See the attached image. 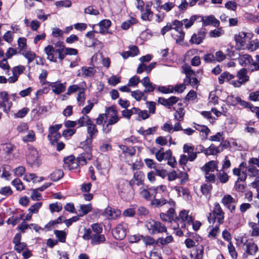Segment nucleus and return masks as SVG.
<instances>
[{"mask_svg":"<svg viewBox=\"0 0 259 259\" xmlns=\"http://www.w3.org/2000/svg\"><path fill=\"white\" fill-rule=\"evenodd\" d=\"M134 184V181L133 180L129 182L128 184H127V181L122 180L119 183L117 188L118 192L120 197L124 198L126 201H129L132 199L134 196V190L133 188Z\"/></svg>","mask_w":259,"mask_h":259,"instance_id":"f257e3e1","label":"nucleus"},{"mask_svg":"<svg viewBox=\"0 0 259 259\" xmlns=\"http://www.w3.org/2000/svg\"><path fill=\"white\" fill-rule=\"evenodd\" d=\"M65 49H54V47L51 45H48L45 47L44 51L47 55V59L53 62H57V58L54 57V53L58 55V58L61 62L65 58Z\"/></svg>","mask_w":259,"mask_h":259,"instance_id":"f03ea898","label":"nucleus"},{"mask_svg":"<svg viewBox=\"0 0 259 259\" xmlns=\"http://www.w3.org/2000/svg\"><path fill=\"white\" fill-rule=\"evenodd\" d=\"M146 227L151 234L162 232H166L168 234L166 227L159 222L151 220L146 222Z\"/></svg>","mask_w":259,"mask_h":259,"instance_id":"7ed1b4c3","label":"nucleus"},{"mask_svg":"<svg viewBox=\"0 0 259 259\" xmlns=\"http://www.w3.org/2000/svg\"><path fill=\"white\" fill-rule=\"evenodd\" d=\"M127 224L124 223L117 225L112 231V235L116 240H123L126 236Z\"/></svg>","mask_w":259,"mask_h":259,"instance_id":"20e7f679","label":"nucleus"},{"mask_svg":"<svg viewBox=\"0 0 259 259\" xmlns=\"http://www.w3.org/2000/svg\"><path fill=\"white\" fill-rule=\"evenodd\" d=\"M110 112H113V114H111V117L108 120L109 124H114L117 123L119 118L117 116V111H116L115 106H112L106 109V112L107 113V115L110 114Z\"/></svg>","mask_w":259,"mask_h":259,"instance_id":"39448f33","label":"nucleus"},{"mask_svg":"<svg viewBox=\"0 0 259 259\" xmlns=\"http://www.w3.org/2000/svg\"><path fill=\"white\" fill-rule=\"evenodd\" d=\"M49 85L52 88L53 92L57 95L64 92L66 89L65 83L49 82Z\"/></svg>","mask_w":259,"mask_h":259,"instance_id":"423d86ee","label":"nucleus"},{"mask_svg":"<svg viewBox=\"0 0 259 259\" xmlns=\"http://www.w3.org/2000/svg\"><path fill=\"white\" fill-rule=\"evenodd\" d=\"M218 162L216 161L211 160L205 164L201 169L205 172V175H208L210 171H214L217 168Z\"/></svg>","mask_w":259,"mask_h":259,"instance_id":"0eeeda50","label":"nucleus"},{"mask_svg":"<svg viewBox=\"0 0 259 259\" xmlns=\"http://www.w3.org/2000/svg\"><path fill=\"white\" fill-rule=\"evenodd\" d=\"M87 133L89 135V139H93L97 136L98 133V130L95 124L93 123L92 120L91 122L88 124Z\"/></svg>","mask_w":259,"mask_h":259,"instance_id":"6e6552de","label":"nucleus"},{"mask_svg":"<svg viewBox=\"0 0 259 259\" xmlns=\"http://www.w3.org/2000/svg\"><path fill=\"white\" fill-rule=\"evenodd\" d=\"M247 70L246 68H243L238 71L237 76L240 80L238 83L239 84H242L249 80V76L246 75Z\"/></svg>","mask_w":259,"mask_h":259,"instance_id":"1a4fd4ad","label":"nucleus"},{"mask_svg":"<svg viewBox=\"0 0 259 259\" xmlns=\"http://www.w3.org/2000/svg\"><path fill=\"white\" fill-rule=\"evenodd\" d=\"M224 213L223 212L218 213L216 214H211L210 213L208 217V221L209 223H212L213 224L215 222L216 219L218 220V222L219 224H221L223 223V220L224 218Z\"/></svg>","mask_w":259,"mask_h":259,"instance_id":"9d476101","label":"nucleus"},{"mask_svg":"<svg viewBox=\"0 0 259 259\" xmlns=\"http://www.w3.org/2000/svg\"><path fill=\"white\" fill-rule=\"evenodd\" d=\"M168 201L163 198H158L157 194H155L154 199L151 202V205L155 207H160L166 204Z\"/></svg>","mask_w":259,"mask_h":259,"instance_id":"9b49d317","label":"nucleus"},{"mask_svg":"<svg viewBox=\"0 0 259 259\" xmlns=\"http://www.w3.org/2000/svg\"><path fill=\"white\" fill-rule=\"evenodd\" d=\"M246 33L244 32H239L238 34H236L234 39L237 44H239L241 47L244 46L245 43V37Z\"/></svg>","mask_w":259,"mask_h":259,"instance_id":"f8f14e48","label":"nucleus"},{"mask_svg":"<svg viewBox=\"0 0 259 259\" xmlns=\"http://www.w3.org/2000/svg\"><path fill=\"white\" fill-rule=\"evenodd\" d=\"M92 119L91 118L87 115H83L81 117H80L76 121L77 124H78V127H82L84 126H87L88 124L90 123Z\"/></svg>","mask_w":259,"mask_h":259,"instance_id":"ddd939ff","label":"nucleus"},{"mask_svg":"<svg viewBox=\"0 0 259 259\" xmlns=\"http://www.w3.org/2000/svg\"><path fill=\"white\" fill-rule=\"evenodd\" d=\"M222 151L223 148L220 149H219V147L217 148L213 144H211L207 149H205L204 150V154L206 155H214Z\"/></svg>","mask_w":259,"mask_h":259,"instance_id":"4468645a","label":"nucleus"},{"mask_svg":"<svg viewBox=\"0 0 259 259\" xmlns=\"http://www.w3.org/2000/svg\"><path fill=\"white\" fill-rule=\"evenodd\" d=\"M92 139L87 138L84 141L80 143L82 148L86 151V153H91L92 148Z\"/></svg>","mask_w":259,"mask_h":259,"instance_id":"2eb2a0df","label":"nucleus"},{"mask_svg":"<svg viewBox=\"0 0 259 259\" xmlns=\"http://www.w3.org/2000/svg\"><path fill=\"white\" fill-rule=\"evenodd\" d=\"M64 175V172L61 169H56L50 175L51 180L56 182L61 179Z\"/></svg>","mask_w":259,"mask_h":259,"instance_id":"dca6fc26","label":"nucleus"},{"mask_svg":"<svg viewBox=\"0 0 259 259\" xmlns=\"http://www.w3.org/2000/svg\"><path fill=\"white\" fill-rule=\"evenodd\" d=\"M258 250L256 244L253 242H249L246 244V252L249 255L254 254Z\"/></svg>","mask_w":259,"mask_h":259,"instance_id":"f3484780","label":"nucleus"},{"mask_svg":"<svg viewBox=\"0 0 259 259\" xmlns=\"http://www.w3.org/2000/svg\"><path fill=\"white\" fill-rule=\"evenodd\" d=\"M105 241V237L104 235L94 234L92 235V239L91 240L92 244H99L101 243L104 242Z\"/></svg>","mask_w":259,"mask_h":259,"instance_id":"a211bd4d","label":"nucleus"},{"mask_svg":"<svg viewBox=\"0 0 259 259\" xmlns=\"http://www.w3.org/2000/svg\"><path fill=\"white\" fill-rule=\"evenodd\" d=\"M92 155L91 153H85L80 154L77 158V161L82 165H84L87 163V159L90 160L92 158Z\"/></svg>","mask_w":259,"mask_h":259,"instance_id":"6ab92c4d","label":"nucleus"},{"mask_svg":"<svg viewBox=\"0 0 259 259\" xmlns=\"http://www.w3.org/2000/svg\"><path fill=\"white\" fill-rule=\"evenodd\" d=\"M234 76L228 72H224L222 73L220 76L219 77V82L220 84H223L224 82L225 79H226L227 81L234 78Z\"/></svg>","mask_w":259,"mask_h":259,"instance_id":"aec40b11","label":"nucleus"},{"mask_svg":"<svg viewBox=\"0 0 259 259\" xmlns=\"http://www.w3.org/2000/svg\"><path fill=\"white\" fill-rule=\"evenodd\" d=\"M54 233L58 239V241L61 242H65L66 239V233L63 231H60L55 230L54 231Z\"/></svg>","mask_w":259,"mask_h":259,"instance_id":"412c9836","label":"nucleus"},{"mask_svg":"<svg viewBox=\"0 0 259 259\" xmlns=\"http://www.w3.org/2000/svg\"><path fill=\"white\" fill-rule=\"evenodd\" d=\"M134 178L137 181V185H141L144 182V174L141 171H136L134 175Z\"/></svg>","mask_w":259,"mask_h":259,"instance_id":"4be33fe9","label":"nucleus"},{"mask_svg":"<svg viewBox=\"0 0 259 259\" xmlns=\"http://www.w3.org/2000/svg\"><path fill=\"white\" fill-rule=\"evenodd\" d=\"M82 76L83 77H93L95 74L94 69L93 67L82 68Z\"/></svg>","mask_w":259,"mask_h":259,"instance_id":"5701e85b","label":"nucleus"},{"mask_svg":"<svg viewBox=\"0 0 259 259\" xmlns=\"http://www.w3.org/2000/svg\"><path fill=\"white\" fill-rule=\"evenodd\" d=\"M188 211L186 210H183L180 211L179 216L176 217L175 220V222H178L181 219L182 220V222H185L188 218Z\"/></svg>","mask_w":259,"mask_h":259,"instance_id":"b1692460","label":"nucleus"},{"mask_svg":"<svg viewBox=\"0 0 259 259\" xmlns=\"http://www.w3.org/2000/svg\"><path fill=\"white\" fill-rule=\"evenodd\" d=\"M199 16L197 15H193L191 16L188 21L187 19H185L183 20V21L184 22V23L185 24V27L186 28H190L194 23V22L197 20V18H198Z\"/></svg>","mask_w":259,"mask_h":259,"instance_id":"393cba45","label":"nucleus"},{"mask_svg":"<svg viewBox=\"0 0 259 259\" xmlns=\"http://www.w3.org/2000/svg\"><path fill=\"white\" fill-rule=\"evenodd\" d=\"M64 217L62 216L59 217L57 220L54 221H51L49 222L46 226L45 228L47 229L48 230H51V228L52 226H53L55 225L60 224L63 221Z\"/></svg>","mask_w":259,"mask_h":259,"instance_id":"a878e982","label":"nucleus"},{"mask_svg":"<svg viewBox=\"0 0 259 259\" xmlns=\"http://www.w3.org/2000/svg\"><path fill=\"white\" fill-rule=\"evenodd\" d=\"M235 202V199L230 195L225 196L222 200V202L227 207Z\"/></svg>","mask_w":259,"mask_h":259,"instance_id":"bb28decb","label":"nucleus"},{"mask_svg":"<svg viewBox=\"0 0 259 259\" xmlns=\"http://www.w3.org/2000/svg\"><path fill=\"white\" fill-rule=\"evenodd\" d=\"M80 210L82 212V214L79 215V217H82L84 214H87L89 212H91L92 210V206L91 204H82L80 205Z\"/></svg>","mask_w":259,"mask_h":259,"instance_id":"cd10ccee","label":"nucleus"},{"mask_svg":"<svg viewBox=\"0 0 259 259\" xmlns=\"http://www.w3.org/2000/svg\"><path fill=\"white\" fill-rule=\"evenodd\" d=\"M12 184L15 186L16 189L19 191H21L24 189V187L21 180L16 178L12 182Z\"/></svg>","mask_w":259,"mask_h":259,"instance_id":"c85d7f7f","label":"nucleus"},{"mask_svg":"<svg viewBox=\"0 0 259 259\" xmlns=\"http://www.w3.org/2000/svg\"><path fill=\"white\" fill-rule=\"evenodd\" d=\"M49 208L52 213L55 211L59 212L62 209V205L61 203H51L49 205Z\"/></svg>","mask_w":259,"mask_h":259,"instance_id":"c756f323","label":"nucleus"},{"mask_svg":"<svg viewBox=\"0 0 259 259\" xmlns=\"http://www.w3.org/2000/svg\"><path fill=\"white\" fill-rule=\"evenodd\" d=\"M140 82V77L137 75H135V76L131 77L129 79L127 85L131 86V87H135V86H137Z\"/></svg>","mask_w":259,"mask_h":259,"instance_id":"7c9ffc66","label":"nucleus"},{"mask_svg":"<svg viewBox=\"0 0 259 259\" xmlns=\"http://www.w3.org/2000/svg\"><path fill=\"white\" fill-rule=\"evenodd\" d=\"M144 92H142L139 90L131 92L132 96L137 101H140L144 96Z\"/></svg>","mask_w":259,"mask_h":259,"instance_id":"2f4dec72","label":"nucleus"},{"mask_svg":"<svg viewBox=\"0 0 259 259\" xmlns=\"http://www.w3.org/2000/svg\"><path fill=\"white\" fill-rule=\"evenodd\" d=\"M22 55L28 59V63L31 62L36 57L34 53L31 51H26Z\"/></svg>","mask_w":259,"mask_h":259,"instance_id":"473e14b6","label":"nucleus"},{"mask_svg":"<svg viewBox=\"0 0 259 259\" xmlns=\"http://www.w3.org/2000/svg\"><path fill=\"white\" fill-rule=\"evenodd\" d=\"M158 90L159 92L164 94L172 93L174 92V87L171 85H169L168 88L164 86L158 87Z\"/></svg>","mask_w":259,"mask_h":259,"instance_id":"72a5a7b5","label":"nucleus"},{"mask_svg":"<svg viewBox=\"0 0 259 259\" xmlns=\"http://www.w3.org/2000/svg\"><path fill=\"white\" fill-rule=\"evenodd\" d=\"M42 203L41 202L35 203L28 209V211L32 213H36L38 212V210L42 206Z\"/></svg>","mask_w":259,"mask_h":259,"instance_id":"f704fd0d","label":"nucleus"},{"mask_svg":"<svg viewBox=\"0 0 259 259\" xmlns=\"http://www.w3.org/2000/svg\"><path fill=\"white\" fill-rule=\"evenodd\" d=\"M212 189V186L210 184H204L201 186V191L203 194L207 195L209 194Z\"/></svg>","mask_w":259,"mask_h":259,"instance_id":"c9c22d12","label":"nucleus"},{"mask_svg":"<svg viewBox=\"0 0 259 259\" xmlns=\"http://www.w3.org/2000/svg\"><path fill=\"white\" fill-rule=\"evenodd\" d=\"M172 240V237L171 236H168L165 238H159L157 242V243H160L162 245H164L170 242H171Z\"/></svg>","mask_w":259,"mask_h":259,"instance_id":"e433bc0d","label":"nucleus"},{"mask_svg":"<svg viewBox=\"0 0 259 259\" xmlns=\"http://www.w3.org/2000/svg\"><path fill=\"white\" fill-rule=\"evenodd\" d=\"M13 193V191L9 186H6L2 187L0 189V194L5 195L6 196H8L11 195Z\"/></svg>","mask_w":259,"mask_h":259,"instance_id":"4c0bfd02","label":"nucleus"},{"mask_svg":"<svg viewBox=\"0 0 259 259\" xmlns=\"http://www.w3.org/2000/svg\"><path fill=\"white\" fill-rule=\"evenodd\" d=\"M228 248L229 253L230 254L232 257L233 258H235V259L237 258V254L235 251V248L231 242H229V243L228 245Z\"/></svg>","mask_w":259,"mask_h":259,"instance_id":"58836bf2","label":"nucleus"},{"mask_svg":"<svg viewBox=\"0 0 259 259\" xmlns=\"http://www.w3.org/2000/svg\"><path fill=\"white\" fill-rule=\"evenodd\" d=\"M136 22V19L132 18L131 20H127L126 21L123 22L121 26V27L124 30H126L130 28L131 25L135 23Z\"/></svg>","mask_w":259,"mask_h":259,"instance_id":"ea45409f","label":"nucleus"},{"mask_svg":"<svg viewBox=\"0 0 259 259\" xmlns=\"http://www.w3.org/2000/svg\"><path fill=\"white\" fill-rule=\"evenodd\" d=\"M77 100L79 106H83L84 105L85 100V95L83 91H79L77 97Z\"/></svg>","mask_w":259,"mask_h":259,"instance_id":"a19ab883","label":"nucleus"},{"mask_svg":"<svg viewBox=\"0 0 259 259\" xmlns=\"http://www.w3.org/2000/svg\"><path fill=\"white\" fill-rule=\"evenodd\" d=\"M29 111V109L28 108L24 107L19 110L18 112L15 114V116L17 118H23L26 116Z\"/></svg>","mask_w":259,"mask_h":259,"instance_id":"79ce46f5","label":"nucleus"},{"mask_svg":"<svg viewBox=\"0 0 259 259\" xmlns=\"http://www.w3.org/2000/svg\"><path fill=\"white\" fill-rule=\"evenodd\" d=\"M14 172L16 176L21 177L25 172V168L23 166H19L14 169Z\"/></svg>","mask_w":259,"mask_h":259,"instance_id":"37998d69","label":"nucleus"},{"mask_svg":"<svg viewBox=\"0 0 259 259\" xmlns=\"http://www.w3.org/2000/svg\"><path fill=\"white\" fill-rule=\"evenodd\" d=\"M218 178L220 180V182L222 183H226L229 180V176L224 171L220 172L218 175Z\"/></svg>","mask_w":259,"mask_h":259,"instance_id":"c03bdc74","label":"nucleus"},{"mask_svg":"<svg viewBox=\"0 0 259 259\" xmlns=\"http://www.w3.org/2000/svg\"><path fill=\"white\" fill-rule=\"evenodd\" d=\"M203 253V246H198L196 248V254L194 259H202Z\"/></svg>","mask_w":259,"mask_h":259,"instance_id":"a18cd8bd","label":"nucleus"},{"mask_svg":"<svg viewBox=\"0 0 259 259\" xmlns=\"http://www.w3.org/2000/svg\"><path fill=\"white\" fill-rule=\"evenodd\" d=\"M84 12L85 14L93 15H97L99 14L98 10L94 9L92 6H89L85 8L84 9Z\"/></svg>","mask_w":259,"mask_h":259,"instance_id":"49530a36","label":"nucleus"},{"mask_svg":"<svg viewBox=\"0 0 259 259\" xmlns=\"http://www.w3.org/2000/svg\"><path fill=\"white\" fill-rule=\"evenodd\" d=\"M80 90V88L77 84H73L70 85L67 90V92L66 93V94L68 95H70L71 94L76 92L77 91Z\"/></svg>","mask_w":259,"mask_h":259,"instance_id":"de8ad7c7","label":"nucleus"},{"mask_svg":"<svg viewBox=\"0 0 259 259\" xmlns=\"http://www.w3.org/2000/svg\"><path fill=\"white\" fill-rule=\"evenodd\" d=\"M91 227L93 231L96 233V234H100L102 232V226L98 223L92 224Z\"/></svg>","mask_w":259,"mask_h":259,"instance_id":"09e8293b","label":"nucleus"},{"mask_svg":"<svg viewBox=\"0 0 259 259\" xmlns=\"http://www.w3.org/2000/svg\"><path fill=\"white\" fill-rule=\"evenodd\" d=\"M203 40L201 39L200 37L197 36L196 34L194 33L192 36L190 42L192 44H195L197 45H199L201 42H202Z\"/></svg>","mask_w":259,"mask_h":259,"instance_id":"8fccbe9b","label":"nucleus"},{"mask_svg":"<svg viewBox=\"0 0 259 259\" xmlns=\"http://www.w3.org/2000/svg\"><path fill=\"white\" fill-rule=\"evenodd\" d=\"M214 19V17L212 15L208 16L205 19L202 17L201 18V21L203 22V25L207 26L211 25L213 22V20Z\"/></svg>","mask_w":259,"mask_h":259,"instance_id":"3c124183","label":"nucleus"},{"mask_svg":"<svg viewBox=\"0 0 259 259\" xmlns=\"http://www.w3.org/2000/svg\"><path fill=\"white\" fill-rule=\"evenodd\" d=\"M197 126L199 127V128L195 127L196 130L200 131V132L204 133L206 138L207 136L208 135L209 133L210 132L209 129L206 125H201L199 124H197Z\"/></svg>","mask_w":259,"mask_h":259,"instance_id":"603ef678","label":"nucleus"},{"mask_svg":"<svg viewBox=\"0 0 259 259\" xmlns=\"http://www.w3.org/2000/svg\"><path fill=\"white\" fill-rule=\"evenodd\" d=\"M15 146L11 143H7L4 146V150L7 154L12 153Z\"/></svg>","mask_w":259,"mask_h":259,"instance_id":"864d4df0","label":"nucleus"},{"mask_svg":"<svg viewBox=\"0 0 259 259\" xmlns=\"http://www.w3.org/2000/svg\"><path fill=\"white\" fill-rule=\"evenodd\" d=\"M156 175L164 179L167 176V171L164 169H158L156 167H154Z\"/></svg>","mask_w":259,"mask_h":259,"instance_id":"5fc2aeb1","label":"nucleus"},{"mask_svg":"<svg viewBox=\"0 0 259 259\" xmlns=\"http://www.w3.org/2000/svg\"><path fill=\"white\" fill-rule=\"evenodd\" d=\"M142 239L146 245H153L155 242L154 239L149 236H143Z\"/></svg>","mask_w":259,"mask_h":259,"instance_id":"6e6d98bb","label":"nucleus"},{"mask_svg":"<svg viewBox=\"0 0 259 259\" xmlns=\"http://www.w3.org/2000/svg\"><path fill=\"white\" fill-rule=\"evenodd\" d=\"M120 77L116 76V75H112L108 79V83L113 86H115L117 83L120 82Z\"/></svg>","mask_w":259,"mask_h":259,"instance_id":"4d7b16f0","label":"nucleus"},{"mask_svg":"<svg viewBox=\"0 0 259 259\" xmlns=\"http://www.w3.org/2000/svg\"><path fill=\"white\" fill-rule=\"evenodd\" d=\"M23 141L25 142H32L35 140V134L32 131L29 132L28 134L23 138Z\"/></svg>","mask_w":259,"mask_h":259,"instance_id":"13d9d810","label":"nucleus"},{"mask_svg":"<svg viewBox=\"0 0 259 259\" xmlns=\"http://www.w3.org/2000/svg\"><path fill=\"white\" fill-rule=\"evenodd\" d=\"M203 59L206 63H210L215 61L214 56L210 53L205 54L204 56Z\"/></svg>","mask_w":259,"mask_h":259,"instance_id":"bf43d9fd","label":"nucleus"},{"mask_svg":"<svg viewBox=\"0 0 259 259\" xmlns=\"http://www.w3.org/2000/svg\"><path fill=\"white\" fill-rule=\"evenodd\" d=\"M25 70V67L23 66L19 65L16 67H14L13 68L12 71H13V75H17V74H20Z\"/></svg>","mask_w":259,"mask_h":259,"instance_id":"052dcab7","label":"nucleus"},{"mask_svg":"<svg viewBox=\"0 0 259 259\" xmlns=\"http://www.w3.org/2000/svg\"><path fill=\"white\" fill-rule=\"evenodd\" d=\"M37 191L38 190H37V189L32 190L31 197L33 200H40L42 198L41 194L38 193Z\"/></svg>","mask_w":259,"mask_h":259,"instance_id":"680f3d73","label":"nucleus"},{"mask_svg":"<svg viewBox=\"0 0 259 259\" xmlns=\"http://www.w3.org/2000/svg\"><path fill=\"white\" fill-rule=\"evenodd\" d=\"M79 219V216H74L68 220H63V222L65 223L66 225L68 227L72 225L73 222L77 221Z\"/></svg>","mask_w":259,"mask_h":259,"instance_id":"e2e57ef3","label":"nucleus"},{"mask_svg":"<svg viewBox=\"0 0 259 259\" xmlns=\"http://www.w3.org/2000/svg\"><path fill=\"white\" fill-rule=\"evenodd\" d=\"M15 245V249L19 253H20L27 246L26 244L24 242H20Z\"/></svg>","mask_w":259,"mask_h":259,"instance_id":"0e129e2a","label":"nucleus"},{"mask_svg":"<svg viewBox=\"0 0 259 259\" xmlns=\"http://www.w3.org/2000/svg\"><path fill=\"white\" fill-rule=\"evenodd\" d=\"M111 22L109 20L105 19L102 20L99 23L100 27H103L105 29H108L111 26Z\"/></svg>","mask_w":259,"mask_h":259,"instance_id":"69168bd1","label":"nucleus"},{"mask_svg":"<svg viewBox=\"0 0 259 259\" xmlns=\"http://www.w3.org/2000/svg\"><path fill=\"white\" fill-rule=\"evenodd\" d=\"M149 213V211L144 206H140L138 208V210H137V215H139V216H142V215H146L148 214Z\"/></svg>","mask_w":259,"mask_h":259,"instance_id":"338daca9","label":"nucleus"},{"mask_svg":"<svg viewBox=\"0 0 259 259\" xmlns=\"http://www.w3.org/2000/svg\"><path fill=\"white\" fill-rule=\"evenodd\" d=\"M259 98V90L255 92L250 93L249 96V99L251 101H256Z\"/></svg>","mask_w":259,"mask_h":259,"instance_id":"774afa93","label":"nucleus"}]
</instances>
